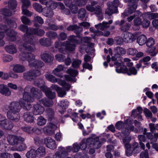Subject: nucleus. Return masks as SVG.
<instances>
[{
	"label": "nucleus",
	"mask_w": 158,
	"mask_h": 158,
	"mask_svg": "<svg viewBox=\"0 0 158 158\" xmlns=\"http://www.w3.org/2000/svg\"><path fill=\"white\" fill-rule=\"evenodd\" d=\"M0 93L2 95L8 96L11 95V92L7 86L4 84L0 85Z\"/></svg>",
	"instance_id": "27"
},
{
	"label": "nucleus",
	"mask_w": 158,
	"mask_h": 158,
	"mask_svg": "<svg viewBox=\"0 0 158 158\" xmlns=\"http://www.w3.org/2000/svg\"><path fill=\"white\" fill-rule=\"evenodd\" d=\"M46 35L50 40H54L57 38L58 34L55 31H49L46 32Z\"/></svg>",
	"instance_id": "43"
},
{
	"label": "nucleus",
	"mask_w": 158,
	"mask_h": 158,
	"mask_svg": "<svg viewBox=\"0 0 158 158\" xmlns=\"http://www.w3.org/2000/svg\"><path fill=\"white\" fill-rule=\"evenodd\" d=\"M126 148L125 153L127 156H130L133 154H137L141 151L139 143L136 142H134L132 144L126 145Z\"/></svg>",
	"instance_id": "5"
},
{
	"label": "nucleus",
	"mask_w": 158,
	"mask_h": 158,
	"mask_svg": "<svg viewBox=\"0 0 158 158\" xmlns=\"http://www.w3.org/2000/svg\"><path fill=\"white\" fill-rule=\"evenodd\" d=\"M65 42H61L60 40L56 41L54 43V47L58 49L60 47H64Z\"/></svg>",
	"instance_id": "61"
},
{
	"label": "nucleus",
	"mask_w": 158,
	"mask_h": 158,
	"mask_svg": "<svg viewBox=\"0 0 158 158\" xmlns=\"http://www.w3.org/2000/svg\"><path fill=\"white\" fill-rule=\"evenodd\" d=\"M86 13V10L85 9L81 8L79 10L78 14V18L80 19L83 20L85 16Z\"/></svg>",
	"instance_id": "49"
},
{
	"label": "nucleus",
	"mask_w": 158,
	"mask_h": 158,
	"mask_svg": "<svg viewBox=\"0 0 158 158\" xmlns=\"http://www.w3.org/2000/svg\"><path fill=\"white\" fill-rule=\"evenodd\" d=\"M24 120L27 122L32 123L34 121V117L31 112H26L23 115Z\"/></svg>",
	"instance_id": "32"
},
{
	"label": "nucleus",
	"mask_w": 158,
	"mask_h": 158,
	"mask_svg": "<svg viewBox=\"0 0 158 158\" xmlns=\"http://www.w3.org/2000/svg\"><path fill=\"white\" fill-rule=\"evenodd\" d=\"M22 52L19 55L20 59L23 61L27 60L29 62V65L31 67H34L36 68H41L44 65V63L40 60H35V56L29 51L24 50L21 51Z\"/></svg>",
	"instance_id": "2"
},
{
	"label": "nucleus",
	"mask_w": 158,
	"mask_h": 158,
	"mask_svg": "<svg viewBox=\"0 0 158 158\" xmlns=\"http://www.w3.org/2000/svg\"><path fill=\"white\" fill-rule=\"evenodd\" d=\"M29 31V33L31 34V36H33V35H34L39 36H42L45 33L44 30L40 28H30Z\"/></svg>",
	"instance_id": "21"
},
{
	"label": "nucleus",
	"mask_w": 158,
	"mask_h": 158,
	"mask_svg": "<svg viewBox=\"0 0 158 158\" xmlns=\"http://www.w3.org/2000/svg\"><path fill=\"white\" fill-rule=\"evenodd\" d=\"M16 147L17 150L19 151H22L25 150L27 147L26 144L23 143V142L18 144L16 146Z\"/></svg>",
	"instance_id": "57"
},
{
	"label": "nucleus",
	"mask_w": 158,
	"mask_h": 158,
	"mask_svg": "<svg viewBox=\"0 0 158 158\" xmlns=\"http://www.w3.org/2000/svg\"><path fill=\"white\" fill-rule=\"evenodd\" d=\"M0 14L6 17H10L12 14V11L9 9L6 8L0 9Z\"/></svg>",
	"instance_id": "38"
},
{
	"label": "nucleus",
	"mask_w": 158,
	"mask_h": 158,
	"mask_svg": "<svg viewBox=\"0 0 158 158\" xmlns=\"http://www.w3.org/2000/svg\"><path fill=\"white\" fill-rule=\"evenodd\" d=\"M98 4V2L96 1H93L91 2V5H87L86 6V9L91 12H94L96 15H100L102 12V9L101 7L97 6L95 7H94L95 5Z\"/></svg>",
	"instance_id": "8"
},
{
	"label": "nucleus",
	"mask_w": 158,
	"mask_h": 158,
	"mask_svg": "<svg viewBox=\"0 0 158 158\" xmlns=\"http://www.w3.org/2000/svg\"><path fill=\"white\" fill-rule=\"evenodd\" d=\"M2 77L3 79H8L10 77L14 78H17L18 76L16 74L12 72H10L9 73H4L2 71H0V78Z\"/></svg>",
	"instance_id": "25"
},
{
	"label": "nucleus",
	"mask_w": 158,
	"mask_h": 158,
	"mask_svg": "<svg viewBox=\"0 0 158 158\" xmlns=\"http://www.w3.org/2000/svg\"><path fill=\"white\" fill-rule=\"evenodd\" d=\"M65 42L66 43L64 47H66L67 51L72 52L75 50L76 46L75 44H71V43L67 40L65 41Z\"/></svg>",
	"instance_id": "40"
},
{
	"label": "nucleus",
	"mask_w": 158,
	"mask_h": 158,
	"mask_svg": "<svg viewBox=\"0 0 158 158\" xmlns=\"http://www.w3.org/2000/svg\"><path fill=\"white\" fill-rule=\"evenodd\" d=\"M52 82H57L59 85L62 86L66 91L69 90L71 88V85L67 83L65 80H48Z\"/></svg>",
	"instance_id": "18"
},
{
	"label": "nucleus",
	"mask_w": 158,
	"mask_h": 158,
	"mask_svg": "<svg viewBox=\"0 0 158 158\" xmlns=\"http://www.w3.org/2000/svg\"><path fill=\"white\" fill-rule=\"evenodd\" d=\"M25 70V68L24 66L19 64L15 65L13 68V70L17 73H22Z\"/></svg>",
	"instance_id": "42"
},
{
	"label": "nucleus",
	"mask_w": 158,
	"mask_h": 158,
	"mask_svg": "<svg viewBox=\"0 0 158 158\" xmlns=\"http://www.w3.org/2000/svg\"><path fill=\"white\" fill-rule=\"evenodd\" d=\"M40 74L41 73L39 70H31L24 73H23V77L25 79H33L31 77H36Z\"/></svg>",
	"instance_id": "14"
},
{
	"label": "nucleus",
	"mask_w": 158,
	"mask_h": 158,
	"mask_svg": "<svg viewBox=\"0 0 158 158\" xmlns=\"http://www.w3.org/2000/svg\"><path fill=\"white\" fill-rule=\"evenodd\" d=\"M82 61L79 59H75L72 63V66L75 68H78L79 67L81 64Z\"/></svg>",
	"instance_id": "56"
},
{
	"label": "nucleus",
	"mask_w": 158,
	"mask_h": 158,
	"mask_svg": "<svg viewBox=\"0 0 158 158\" xmlns=\"http://www.w3.org/2000/svg\"><path fill=\"white\" fill-rule=\"evenodd\" d=\"M37 156L35 150L31 148L26 154L27 158H35Z\"/></svg>",
	"instance_id": "44"
},
{
	"label": "nucleus",
	"mask_w": 158,
	"mask_h": 158,
	"mask_svg": "<svg viewBox=\"0 0 158 158\" xmlns=\"http://www.w3.org/2000/svg\"><path fill=\"white\" fill-rule=\"evenodd\" d=\"M144 15L145 19L152 20L155 18H158V13H151L150 12H148Z\"/></svg>",
	"instance_id": "46"
},
{
	"label": "nucleus",
	"mask_w": 158,
	"mask_h": 158,
	"mask_svg": "<svg viewBox=\"0 0 158 158\" xmlns=\"http://www.w3.org/2000/svg\"><path fill=\"white\" fill-rule=\"evenodd\" d=\"M155 43V40L152 38H150L148 39L147 40H146L145 43H146V46L148 47L147 52L149 53H153L152 54V56H155L156 54L155 52L154 53L156 49L155 47L153 46Z\"/></svg>",
	"instance_id": "9"
},
{
	"label": "nucleus",
	"mask_w": 158,
	"mask_h": 158,
	"mask_svg": "<svg viewBox=\"0 0 158 158\" xmlns=\"http://www.w3.org/2000/svg\"><path fill=\"white\" fill-rule=\"evenodd\" d=\"M1 127L6 130H10L14 127L13 123L9 121L6 118L0 125Z\"/></svg>",
	"instance_id": "22"
},
{
	"label": "nucleus",
	"mask_w": 158,
	"mask_h": 158,
	"mask_svg": "<svg viewBox=\"0 0 158 158\" xmlns=\"http://www.w3.org/2000/svg\"><path fill=\"white\" fill-rule=\"evenodd\" d=\"M124 35V41L126 43L132 42L135 40V36L131 33L126 32Z\"/></svg>",
	"instance_id": "26"
},
{
	"label": "nucleus",
	"mask_w": 158,
	"mask_h": 158,
	"mask_svg": "<svg viewBox=\"0 0 158 158\" xmlns=\"http://www.w3.org/2000/svg\"><path fill=\"white\" fill-rule=\"evenodd\" d=\"M69 102L67 100H62L60 101L59 106L63 109H66L68 107Z\"/></svg>",
	"instance_id": "58"
},
{
	"label": "nucleus",
	"mask_w": 158,
	"mask_h": 158,
	"mask_svg": "<svg viewBox=\"0 0 158 158\" xmlns=\"http://www.w3.org/2000/svg\"><path fill=\"white\" fill-rule=\"evenodd\" d=\"M21 21L23 24L26 25H30L31 24V22L28 18L23 16L21 18Z\"/></svg>",
	"instance_id": "55"
},
{
	"label": "nucleus",
	"mask_w": 158,
	"mask_h": 158,
	"mask_svg": "<svg viewBox=\"0 0 158 158\" xmlns=\"http://www.w3.org/2000/svg\"><path fill=\"white\" fill-rule=\"evenodd\" d=\"M66 56H65L60 54H58L55 55V58L56 60L60 62L64 61Z\"/></svg>",
	"instance_id": "62"
},
{
	"label": "nucleus",
	"mask_w": 158,
	"mask_h": 158,
	"mask_svg": "<svg viewBox=\"0 0 158 158\" xmlns=\"http://www.w3.org/2000/svg\"><path fill=\"white\" fill-rule=\"evenodd\" d=\"M66 73L73 77H76L78 74V72L77 70L72 69H69L67 70Z\"/></svg>",
	"instance_id": "48"
},
{
	"label": "nucleus",
	"mask_w": 158,
	"mask_h": 158,
	"mask_svg": "<svg viewBox=\"0 0 158 158\" xmlns=\"http://www.w3.org/2000/svg\"><path fill=\"white\" fill-rule=\"evenodd\" d=\"M137 52V50L135 48H130L127 49V52L128 55L134 56L136 54Z\"/></svg>",
	"instance_id": "59"
},
{
	"label": "nucleus",
	"mask_w": 158,
	"mask_h": 158,
	"mask_svg": "<svg viewBox=\"0 0 158 158\" xmlns=\"http://www.w3.org/2000/svg\"><path fill=\"white\" fill-rule=\"evenodd\" d=\"M43 91L45 93L46 96L50 99L52 100L56 97V93L52 91L50 88L44 87L42 89Z\"/></svg>",
	"instance_id": "20"
},
{
	"label": "nucleus",
	"mask_w": 158,
	"mask_h": 158,
	"mask_svg": "<svg viewBox=\"0 0 158 158\" xmlns=\"http://www.w3.org/2000/svg\"><path fill=\"white\" fill-rule=\"evenodd\" d=\"M39 42L41 46L45 47L50 46L52 45L53 43L51 40L45 37L41 39L40 40Z\"/></svg>",
	"instance_id": "29"
},
{
	"label": "nucleus",
	"mask_w": 158,
	"mask_h": 158,
	"mask_svg": "<svg viewBox=\"0 0 158 158\" xmlns=\"http://www.w3.org/2000/svg\"><path fill=\"white\" fill-rule=\"evenodd\" d=\"M35 152L37 156L39 157L44 156L46 154L45 148L44 147L40 146Z\"/></svg>",
	"instance_id": "35"
},
{
	"label": "nucleus",
	"mask_w": 158,
	"mask_h": 158,
	"mask_svg": "<svg viewBox=\"0 0 158 158\" xmlns=\"http://www.w3.org/2000/svg\"><path fill=\"white\" fill-rule=\"evenodd\" d=\"M120 4L118 0H114L112 2H108L107 3L108 8L105 12V18L109 19L113 14L118 12V7Z\"/></svg>",
	"instance_id": "3"
},
{
	"label": "nucleus",
	"mask_w": 158,
	"mask_h": 158,
	"mask_svg": "<svg viewBox=\"0 0 158 158\" xmlns=\"http://www.w3.org/2000/svg\"><path fill=\"white\" fill-rule=\"evenodd\" d=\"M46 112L49 121L51 122L55 119V112L53 109L51 108H49L46 110Z\"/></svg>",
	"instance_id": "31"
},
{
	"label": "nucleus",
	"mask_w": 158,
	"mask_h": 158,
	"mask_svg": "<svg viewBox=\"0 0 158 158\" xmlns=\"http://www.w3.org/2000/svg\"><path fill=\"white\" fill-rule=\"evenodd\" d=\"M22 108V106L20 104V102H12L9 106V110L12 112H19L21 108Z\"/></svg>",
	"instance_id": "16"
},
{
	"label": "nucleus",
	"mask_w": 158,
	"mask_h": 158,
	"mask_svg": "<svg viewBox=\"0 0 158 158\" xmlns=\"http://www.w3.org/2000/svg\"><path fill=\"white\" fill-rule=\"evenodd\" d=\"M37 124L39 126H43L46 123V120L42 116H40L37 119Z\"/></svg>",
	"instance_id": "53"
},
{
	"label": "nucleus",
	"mask_w": 158,
	"mask_h": 158,
	"mask_svg": "<svg viewBox=\"0 0 158 158\" xmlns=\"http://www.w3.org/2000/svg\"><path fill=\"white\" fill-rule=\"evenodd\" d=\"M64 69V67L62 65H59L53 71V73L57 77L60 78H63L64 79H71L70 77L68 75H62L60 72Z\"/></svg>",
	"instance_id": "12"
},
{
	"label": "nucleus",
	"mask_w": 158,
	"mask_h": 158,
	"mask_svg": "<svg viewBox=\"0 0 158 158\" xmlns=\"http://www.w3.org/2000/svg\"><path fill=\"white\" fill-rule=\"evenodd\" d=\"M33 7L34 9L38 12L41 13L42 12L43 8L42 6L39 3L36 2L34 3Z\"/></svg>",
	"instance_id": "54"
},
{
	"label": "nucleus",
	"mask_w": 158,
	"mask_h": 158,
	"mask_svg": "<svg viewBox=\"0 0 158 158\" xmlns=\"http://www.w3.org/2000/svg\"><path fill=\"white\" fill-rule=\"evenodd\" d=\"M34 101V98L28 92H24L23 94V98H20L19 100L22 108L26 110H30L31 108V104L28 103V102H32Z\"/></svg>",
	"instance_id": "4"
},
{
	"label": "nucleus",
	"mask_w": 158,
	"mask_h": 158,
	"mask_svg": "<svg viewBox=\"0 0 158 158\" xmlns=\"http://www.w3.org/2000/svg\"><path fill=\"white\" fill-rule=\"evenodd\" d=\"M77 36L74 35H71L69 36L68 41L72 43L73 44H75L76 46L77 44H80L81 43V40H78L76 39Z\"/></svg>",
	"instance_id": "34"
},
{
	"label": "nucleus",
	"mask_w": 158,
	"mask_h": 158,
	"mask_svg": "<svg viewBox=\"0 0 158 158\" xmlns=\"http://www.w3.org/2000/svg\"><path fill=\"white\" fill-rule=\"evenodd\" d=\"M134 127L133 125H131L125 127L123 131V133L125 136H128L131 131H134Z\"/></svg>",
	"instance_id": "41"
},
{
	"label": "nucleus",
	"mask_w": 158,
	"mask_h": 158,
	"mask_svg": "<svg viewBox=\"0 0 158 158\" xmlns=\"http://www.w3.org/2000/svg\"><path fill=\"white\" fill-rule=\"evenodd\" d=\"M7 139L8 142L10 144L12 145H16V146L24 140V138L20 136L10 135H8Z\"/></svg>",
	"instance_id": "7"
},
{
	"label": "nucleus",
	"mask_w": 158,
	"mask_h": 158,
	"mask_svg": "<svg viewBox=\"0 0 158 158\" xmlns=\"http://www.w3.org/2000/svg\"><path fill=\"white\" fill-rule=\"evenodd\" d=\"M4 3L5 4H8V8L13 10L16 8L17 5V2L16 0H9L8 2H5Z\"/></svg>",
	"instance_id": "39"
},
{
	"label": "nucleus",
	"mask_w": 158,
	"mask_h": 158,
	"mask_svg": "<svg viewBox=\"0 0 158 158\" xmlns=\"http://www.w3.org/2000/svg\"><path fill=\"white\" fill-rule=\"evenodd\" d=\"M19 29L23 32H26L22 38L25 43L19 46V48L21 51L25 50L31 52H34L35 50V48L31 46L29 44L32 45L35 44L36 43V39L34 36H31L30 31V28L24 24H21L18 27Z\"/></svg>",
	"instance_id": "1"
},
{
	"label": "nucleus",
	"mask_w": 158,
	"mask_h": 158,
	"mask_svg": "<svg viewBox=\"0 0 158 158\" xmlns=\"http://www.w3.org/2000/svg\"><path fill=\"white\" fill-rule=\"evenodd\" d=\"M113 22L112 20H110L108 22H103L102 23H100L98 24L95 25V27L97 29H100L102 30H103L107 27H108V24H111Z\"/></svg>",
	"instance_id": "33"
},
{
	"label": "nucleus",
	"mask_w": 158,
	"mask_h": 158,
	"mask_svg": "<svg viewBox=\"0 0 158 158\" xmlns=\"http://www.w3.org/2000/svg\"><path fill=\"white\" fill-rule=\"evenodd\" d=\"M58 149L59 151H62L61 155L62 158H66L68 156L69 153L68 152H66L65 148L62 146L59 147L58 148Z\"/></svg>",
	"instance_id": "50"
},
{
	"label": "nucleus",
	"mask_w": 158,
	"mask_h": 158,
	"mask_svg": "<svg viewBox=\"0 0 158 158\" xmlns=\"http://www.w3.org/2000/svg\"><path fill=\"white\" fill-rule=\"evenodd\" d=\"M123 38L117 36L115 37L114 42L117 45H122L123 44Z\"/></svg>",
	"instance_id": "64"
},
{
	"label": "nucleus",
	"mask_w": 158,
	"mask_h": 158,
	"mask_svg": "<svg viewBox=\"0 0 158 158\" xmlns=\"http://www.w3.org/2000/svg\"><path fill=\"white\" fill-rule=\"evenodd\" d=\"M53 11L50 8H48L45 10L44 11L43 15L49 18L52 17L53 15Z\"/></svg>",
	"instance_id": "52"
},
{
	"label": "nucleus",
	"mask_w": 158,
	"mask_h": 158,
	"mask_svg": "<svg viewBox=\"0 0 158 158\" xmlns=\"http://www.w3.org/2000/svg\"><path fill=\"white\" fill-rule=\"evenodd\" d=\"M31 92L36 98H40L42 96V92L36 88L33 87L31 88Z\"/></svg>",
	"instance_id": "36"
},
{
	"label": "nucleus",
	"mask_w": 158,
	"mask_h": 158,
	"mask_svg": "<svg viewBox=\"0 0 158 158\" xmlns=\"http://www.w3.org/2000/svg\"><path fill=\"white\" fill-rule=\"evenodd\" d=\"M67 37V35L66 33L64 32H61L58 35L57 38L59 40L64 41L66 40Z\"/></svg>",
	"instance_id": "60"
},
{
	"label": "nucleus",
	"mask_w": 158,
	"mask_h": 158,
	"mask_svg": "<svg viewBox=\"0 0 158 158\" xmlns=\"http://www.w3.org/2000/svg\"><path fill=\"white\" fill-rule=\"evenodd\" d=\"M57 126L55 124L51 122L49 123V124L44 129L45 131L48 135H51L54 133V131L56 129Z\"/></svg>",
	"instance_id": "24"
},
{
	"label": "nucleus",
	"mask_w": 158,
	"mask_h": 158,
	"mask_svg": "<svg viewBox=\"0 0 158 158\" xmlns=\"http://www.w3.org/2000/svg\"><path fill=\"white\" fill-rule=\"evenodd\" d=\"M5 49L7 53L10 54H14L16 53L17 52L16 46L14 44L6 45L5 47Z\"/></svg>",
	"instance_id": "28"
},
{
	"label": "nucleus",
	"mask_w": 158,
	"mask_h": 158,
	"mask_svg": "<svg viewBox=\"0 0 158 158\" xmlns=\"http://www.w3.org/2000/svg\"><path fill=\"white\" fill-rule=\"evenodd\" d=\"M86 142L89 144L92 145V147L95 149H98L101 146V142L99 141L98 137L88 138L86 139Z\"/></svg>",
	"instance_id": "10"
},
{
	"label": "nucleus",
	"mask_w": 158,
	"mask_h": 158,
	"mask_svg": "<svg viewBox=\"0 0 158 158\" xmlns=\"http://www.w3.org/2000/svg\"><path fill=\"white\" fill-rule=\"evenodd\" d=\"M6 115L7 118L13 122H18L20 119V116L19 112L8 111Z\"/></svg>",
	"instance_id": "15"
},
{
	"label": "nucleus",
	"mask_w": 158,
	"mask_h": 158,
	"mask_svg": "<svg viewBox=\"0 0 158 158\" xmlns=\"http://www.w3.org/2000/svg\"><path fill=\"white\" fill-rule=\"evenodd\" d=\"M2 59L4 63L10 62L12 61L13 59V57L8 54H4L2 56Z\"/></svg>",
	"instance_id": "47"
},
{
	"label": "nucleus",
	"mask_w": 158,
	"mask_h": 158,
	"mask_svg": "<svg viewBox=\"0 0 158 158\" xmlns=\"http://www.w3.org/2000/svg\"><path fill=\"white\" fill-rule=\"evenodd\" d=\"M17 33L14 30H11L6 33L7 39L8 41H14L16 40Z\"/></svg>",
	"instance_id": "30"
},
{
	"label": "nucleus",
	"mask_w": 158,
	"mask_h": 158,
	"mask_svg": "<svg viewBox=\"0 0 158 158\" xmlns=\"http://www.w3.org/2000/svg\"><path fill=\"white\" fill-rule=\"evenodd\" d=\"M44 143L46 147L50 149L54 150L56 148L55 141L50 137H48L45 138Z\"/></svg>",
	"instance_id": "19"
},
{
	"label": "nucleus",
	"mask_w": 158,
	"mask_h": 158,
	"mask_svg": "<svg viewBox=\"0 0 158 158\" xmlns=\"http://www.w3.org/2000/svg\"><path fill=\"white\" fill-rule=\"evenodd\" d=\"M114 64L117 73H126L127 72V69L125 65H121L120 63L117 62H115Z\"/></svg>",
	"instance_id": "17"
},
{
	"label": "nucleus",
	"mask_w": 158,
	"mask_h": 158,
	"mask_svg": "<svg viewBox=\"0 0 158 158\" xmlns=\"http://www.w3.org/2000/svg\"><path fill=\"white\" fill-rule=\"evenodd\" d=\"M138 70L134 67H130L129 69H127V72L126 73L129 76L131 75H135L137 73Z\"/></svg>",
	"instance_id": "51"
},
{
	"label": "nucleus",
	"mask_w": 158,
	"mask_h": 158,
	"mask_svg": "<svg viewBox=\"0 0 158 158\" xmlns=\"http://www.w3.org/2000/svg\"><path fill=\"white\" fill-rule=\"evenodd\" d=\"M139 0H130L128 2L129 7L125 9L123 14L125 16L133 13L136 10L137 6V4Z\"/></svg>",
	"instance_id": "6"
},
{
	"label": "nucleus",
	"mask_w": 158,
	"mask_h": 158,
	"mask_svg": "<svg viewBox=\"0 0 158 158\" xmlns=\"http://www.w3.org/2000/svg\"><path fill=\"white\" fill-rule=\"evenodd\" d=\"M40 101L45 106L50 107L53 104L52 100L46 98L42 99Z\"/></svg>",
	"instance_id": "37"
},
{
	"label": "nucleus",
	"mask_w": 158,
	"mask_h": 158,
	"mask_svg": "<svg viewBox=\"0 0 158 158\" xmlns=\"http://www.w3.org/2000/svg\"><path fill=\"white\" fill-rule=\"evenodd\" d=\"M147 38L144 35H139L137 39V42L140 45H143L146 42Z\"/></svg>",
	"instance_id": "45"
},
{
	"label": "nucleus",
	"mask_w": 158,
	"mask_h": 158,
	"mask_svg": "<svg viewBox=\"0 0 158 158\" xmlns=\"http://www.w3.org/2000/svg\"><path fill=\"white\" fill-rule=\"evenodd\" d=\"M41 59L45 63H51L54 60V56L48 51H44L40 55Z\"/></svg>",
	"instance_id": "11"
},
{
	"label": "nucleus",
	"mask_w": 158,
	"mask_h": 158,
	"mask_svg": "<svg viewBox=\"0 0 158 158\" xmlns=\"http://www.w3.org/2000/svg\"><path fill=\"white\" fill-rule=\"evenodd\" d=\"M33 108V114L35 115L41 114L44 111V108L40 104H35Z\"/></svg>",
	"instance_id": "23"
},
{
	"label": "nucleus",
	"mask_w": 158,
	"mask_h": 158,
	"mask_svg": "<svg viewBox=\"0 0 158 158\" xmlns=\"http://www.w3.org/2000/svg\"><path fill=\"white\" fill-rule=\"evenodd\" d=\"M115 23L116 25H118L120 27V29L123 32H126L130 29V24L124 20H122L120 21L118 20Z\"/></svg>",
	"instance_id": "13"
},
{
	"label": "nucleus",
	"mask_w": 158,
	"mask_h": 158,
	"mask_svg": "<svg viewBox=\"0 0 158 158\" xmlns=\"http://www.w3.org/2000/svg\"><path fill=\"white\" fill-rule=\"evenodd\" d=\"M77 27L75 28L74 31V33L76 34V36L78 38H80L81 37L80 36L81 33L83 31V28L82 27L78 26L77 25Z\"/></svg>",
	"instance_id": "63"
}]
</instances>
